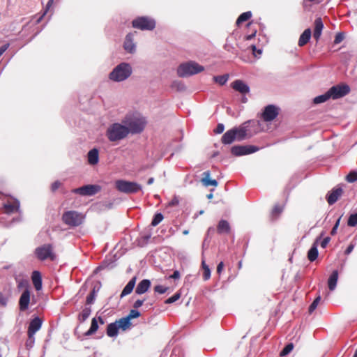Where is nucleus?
Instances as JSON below:
<instances>
[{"label":"nucleus","instance_id":"32","mask_svg":"<svg viewBox=\"0 0 357 357\" xmlns=\"http://www.w3.org/2000/svg\"><path fill=\"white\" fill-rule=\"evenodd\" d=\"M119 327L117 324L115 322L108 324L107 328V335L109 337H115L117 335L119 332Z\"/></svg>","mask_w":357,"mask_h":357},{"label":"nucleus","instance_id":"50","mask_svg":"<svg viewBox=\"0 0 357 357\" xmlns=\"http://www.w3.org/2000/svg\"><path fill=\"white\" fill-rule=\"evenodd\" d=\"M62 183L59 181H56L52 183L50 189L52 192H55L61 186Z\"/></svg>","mask_w":357,"mask_h":357},{"label":"nucleus","instance_id":"37","mask_svg":"<svg viewBox=\"0 0 357 357\" xmlns=\"http://www.w3.org/2000/svg\"><path fill=\"white\" fill-rule=\"evenodd\" d=\"M98 328V321L96 318H93L91 320V324L90 328L86 332V335H91L94 334Z\"/></svg>","mask_w":357,"mask_h":357},{"label":"nucleus","instance_id":"4","mask_svg":"<svg viewBox=\"0 0 357 357\" xmlns=\"http://www.w3.org/2000/svg\"><path fill=\"white\" fill-rule=\"evenodd\" d=\"M204 68L195 61L181 64L177 69L179 77H188L202 72Z\"/></svg>","mask_w":357,"mask_h":357},{"label":"nucleus","instance_id":"63","mask_svg":"<svg viewBox=\"0 0 357 357\" xmlns=\"http://www.w3.org/2000/svg\"><path fill=\"white\" fill-rule=\"evenodd\" d=\"M172 279H178L180 278V273L178 271H174L173 274L169 276Z\"/></svg>","mask_w":357,"mask_h":357},{"label":"nucleus","instance_id":"17","mask_svg":"<svg viewBox=\"0 0 357 357\" xmlns=\"http://www.w3.org/2000/svg\"><path fill=\"white\" fill-rule=\"evenodd\" d=\"M231 86L233 89L242 94H246L250 92V87L241 79L234 81Z\"/></svg>","mask_w":357,"mask_h":357},{"label":"nucleus","instance_id":"20","mask_svg":"<svg viewBox=\"0 0 357 357\" xmlns=\"http://www.w3.org/2000/svg\"><path fill=\"white\" fill-rule=\"evenodd\" d=\"M31 280L35 289L40 291L42 289V276L38 271H34L31 275Z\"/></svg>","mask_w":357,"mask_h":357},{"label":"nucleus","instance_id":"35","mask_svg":"<svg viewBox=\"0 0 357 357\" xmlns=\"http://www.w3.org/2000/svg\"><path fill=\"white\" fill-rule=\"evenodd\" d=\"M202 268L203 269V280L206 281L211 278V270L204 260L202 261Z\"/></svg>","mask_w":357,"mask_h":357},{"label":"nucleus","instance_id":"58","mask_svg":"<svg viewBox=\"0 0 357 357\" xmlns=\"http://www.w3.org/2000/svg\"><path fill=\"white\" fill-rule=\"evenodd\" d=\"M340 220V218H339L337 220L336 223L333 226V229H332V230L331 231V235H335L336 234L337 229V227L339 226Z\"/></svg>","mask_w":357,"mask_h":357},{"label":"nucleus","instance_id":"12","mask_svg":"<svg viewBox=\"0 0 357 357\" xmlns=\"http://www.w3.org/2000/svg\"><path fill=\"white\" fill-rule=\"evenodd\" d=\"M101 190V187L98 185H86L82 187L73 190V192L84 196L94 195Z\"/></svg>","mask_w":357,"mask_h":357},{"label":"nucleus","instance_id":"55","mask_svg":"<svg viewBox=\"0 0 357 357\" xmlns=\"http://www.w3.org/2000/svg\"><path fill=\"white\" fill-rule=\"evenodd\" d=\"M144 302V300H139V299L137 300L133 304V307L135 309H137V308L140 307L143 305Z\"/></svg>","mask_w":357,"mask_h":357},{"label":"nucleus","instance_id":"51","mask_svg":"<svg viewBox=\"0 0 357 357\" xmlns=\"http://www.w3.org/2000/svg\"><path fill=\"white\" fill-rule=\"evenodd\" d=\"M344 34L342 33H338L336 34L334 39V44H339L344 40Z\"/></svg>","mask_w":357,"mask_h":357},{"label":"nucleus","instance_id":"57","mask_svg":"<svg viewBox=\"0 0 357 357\" xmlns=\"http://www.w3.org/2000/svg\"><path fill=\"white\" fill-rule=\"evenodd\" d=\"M7 303V299L3 296V294L0 292V305L5 306Z\"/></svg>","mask_w":357,"mask_h":357},{"label":"nucleus","instance_id":"8","mask_svg":"<svg viewBox=\"0 0 357 357\" xmlns=\"http://www.w3.org/2000/svg\"><path fill=\"white\" fill-rule=\"evenodd\" d=\"M132 25L134 28L140 30L151 31L155 27V22L153 19L149 17L142 16L133 20Z\"/></svg>","mask_w":357,"mask_h":357},{"label":"nucleus","instance_id":"49","mask_svg":"<svg viewBox=\"0 0 357 357\" xmlns=\"http://www.w3.org/2000/svg\"><path fill=\"white\" fill-rule=\"evenodd\" d=\"M34 342H35L34 336H31V337L28 336V339L25 343L26 348L27 349H29L30 348H31L34 344Z\"/></svg>","mask_w":357,"mask_h":357},{"label":"nucleus","instance_id":"21","mask_svg":"<svg viewBox=\"0 0 357 357\" xmlns=\"http://www.w3.org/2000/svg\"><path fill=\"white\" fill-rule=\"evenodd\" d=\"M151 287V282L149 280H142L137 286L135 293L137 294H142L148 291Z\"/></svg>","mask_w":357,"mask_h":357},{"label":"nucleus","instance_id":"7","mask_svg":"<svg viewBox=\"0 0 357 357\" xmlns=\"http://www.w3.org/2000/svg\"><path fill=\"white\" fill-rule=\"evenodd\" d=\"M35 255L40 261L50 259L54 261L56 258L52 244H44L35 250Z\"/></svg>","mask_w":357,"mask_h":357},{"label":"nucleus","instance_id":"60","mask_svg":"<svg viewBox=\"0 0 357 357\" xmlns=\"http://www.w3.org/2000/svg\"><path fill=\"white\" fill-rule=\"evenodd\" d=\"M9 43H6L0 47V56L8 50Z\"/></svg>","mask_w":357,"mask_h":357},{"label":"nucleus","instance_id":"44","mask_svg":"<svg viewBox=\"0 0 357 357\" xmlns=\"http://www.w3.org/2000/svg\"><path fill=\"white\" fill-rule=\"evenodd\" d=\"M320 301H321V296H318L309 307L308 311L310 313H312L317 308Z\"/></svg>","mask_w":357,"mask_h":357},{"label":"nucleus","instance_id":"40","mask_svg":"<svg viewBox=\"0 0 357 357\" xmlns=\"http://www.w3.org/2000/svg\"><path fill=\"white\" fill-rule=\"evenodd\" d=\"M283 208L280 205H275L271 212L273 218H277L282 212Z\"/></svg>","mask_w":357,"mask_h":357},{"label":"nucleus","instance_id":"43","mask_svg":"<svg viewBox=\"0 0 357 357\" xmlns=\"http://www.w3.org/2000/svg\"><path fill=\"white\" fill-rule=\"evenodd\" d=\"M347 225L350 227H354L357 225V212L351 214L347 221Z\"/></svg>","mask_w":357,"mask_h":357},{"label":"nucleus","instance_id":"64","mask_svg":"<svg viewBox=\"0 0 357 357\" xmlns=\"http://www.w3.org/2000/svg\"><path fill=\"white\" fill-rule=\"evenodd\" d=\"M255 34H256V31H255L253 33H252L250 35L245 36V40H250L252 39L255 37Z\"/></svg>","mask_w":357,"mask_h":357},{"label":"nucleus","instance_id":"52","mask_svg":"<svg viewBox=\"0 0 357 357\" xmlns=\"http://www.w3.org/2000/svg\"><path fill=\"white\" fill-rule=\"evenodd\" d=\"M225 129V126L222 123H218L215 129L214 130V132L216 134H220L223 132Z\"/></svg>","mask_w":357,"mask_h":357},{"label":"nucleus","instance_id":"46","mask_svg":"<svg viewBox=\"0 0 357 357\" xmlns=\"http://www.w3.org/2000/svg\"><path fill=\"white\" fill-rule=\"evenodd\" d=\"M181 297V294L177 292L174 295H173L172 296H171L170 298H167L165 303L166 304H170V303H173L174 302H176L177 300H178Z\"/></svg>","mask_w":357,"mask_h":357},{"label":"nucleus","instance_id":"36","mask_svg":"<svg viewBox=\"0 0 357 357\" xmlns=\"http://www.w3.org/2000/svg\"><path fill=\"white\" fill-rule=\"evenodd\" d=\"M330 98H330L328 91H327L325 93L315 97L313 100V102L314 104H320V103L325 102Z\"/></svg>","mask_w":357,"mask_h":357},{"label":"nucleus","instance_id":"5","mask_svg":"<svg viewBox=\"0 0 357 357\" xmlns=\"http://www.w3.org/2000/svg\"><path fill=\"white\" fill-rule=\"evenodd\" d=\"M115 187L119 192L126 194L136 193L142 190L141 185L137 183L121 179L115 181Z\"/></svg>","mask_w":357,"mask_h":357},{"label":"nucleus","instance_id":"24","mask_svg":"<svg viewBox=\"0 0 357 357\" xmlns=\"http://www.w3.org/2000/svg\"><path fill=\"white\" fill-rule=\"evenodd\" d=\"M99 154L97 149H93L88 153V162L90 165H94L98 162Z\"/></svg>","mask_w":357,"mask_h":357},{"label":"nucleus","instance_id":"2","mask_svg":"<svg viewBox=\"0 0 357 357\" xmlns=\"http://www.w3.org/2000/svg\"><path fill=\"white\" fill-rule=\"evenodd\" d=\"M132 68L128 63H122L118 65L109 73V79L114 82H121L130 76Z\"/></svg>","mask_w":357,"mask_h":357},{"label":"nucleus","instance_id":"9","mask_svg":"<svg viewBox=\"0 0 357 357\" xmlns=\"http://www.w3.org/2000/svg\"><path fill=\"white\" fill-rule=\"evenodd\" d=\"M330 98L335 100L342 98L350 92V88L347 84H338L328 89Z\"/></svg>","mask_w":357,"mask_h":357},{"label":"nucleus","instance_id":"3","mask_svg":"<svg viewBox=\"0 0 357 357\" xmlns=\"http://www.w3.org/2000/svg\"><path fill=\"white\" fill-rule=\"evenodd\" d=\"M123 123L129 129V132L133 134L141 132L145 126L146 121L144 118L134 116H126Z\"/></svg>","mask_w":357,"mask_h":357},{"label":"nucleus","instance_id":"10","mask_svg":"<svg viewBox=\"0 0 357 357\" xmlns=\"http://www.w3.org/2000/svg\"><path fill=\"white\" fill-rule=\"evenodd\" d=\"M280 109L274 105H268L264 107L261 117L265 122L273 121L279 114Z\"/></svg>","mask_w":357,"mask_h":357},{"label":"nucleus","instance_id":"6","mask_svg":"<svg viewBox=\"0 0 357 357\" xmlns=\"http://www.w3.org/2000/svg\"><path fill=\"white\" fill-rule=\"evenodd\" d=\"M84 219V215L75 211H68L63 213L62 221L70 227H77L82 225Z\"/></svg>","mask_w":357,"mask_h":357},{"label":"nucleus","instance_id":"16","mask_svg":"<svg viewBox=\"0 0 357 357\" xmlns=\"http://www.w3.org/2000/svg\"><path fill=\"white\" fill-rule=\"evenodd\" d=\"M42 320L38 317L33 319L29 325L27 330V335L28 336H34L35 333L39 331L42 326Z\"/></svg>","mask_w":357,"mask_h":357},{"label":"nucleus","instance_id":"61","mask_svg":"<svg viewBox=\"0 0 357 357\" xmlns=\"http://www.w3.org/2000/svg\"><path fill=\"white\" fill-rule=\"evenodd\" d=\"M224 268V263L220 261L217 266V273L220 274Z\"/></svg>","mask_w":357,"mask_h":357},{"label":"nucleus","instance_id":"30","mask_svg":"<svg viewBox=\"0 0 357 357\" xmlns=\"http://www.w3.org/2000/svg\"><path fill=\"white\" fill-rule=\"evenodd\" d=\"M203 174L204 177L202 179V182L205 186L212 185L216 187L218 185V181L216 180L209 178L210 172H205Z\"/></svg>","mask_w":357,"mask_h":357},{"label":"nucleus","instance_id":"53","mask_svg":"<svg viewBox=\"0 0 357 357\" xmlns=\"http://www.w3.org/2000/svg\"><path fill=\"white\" fill-rule=\"evenodd\" d=\"M178 203H179V200L176 197H174L169 203H168V206H176L177 205H178Z\"/></svg>","mask_w":357,"mask_h":357},{"label":"nucleus","instance_id":"25","mask_svg":"<svg viewBox=\"0 0 357 357\" xmlns=\"http://www.w3.org/2000/svg\"><path fill=\"white\" fill-rule=\"evenodd\" d=\"M311 33L310 29H305L299 38L298 43V46L303 47L306 45L310 39Z\"/></svg>","mask_w":357,"mask_h":357},{"label":"nucleus","instance_id":"39","mask_svg":"<svg viewBox=\"0 0 357 357\" xmlns=\"http://www.w3.org/2000/svg\"><path fill=\"white\" fill-rule=\"evenodd\" d=\"M294 349V344L293 343H289L287 344L284 349L281 351L280 356H285L287 354H289Z\"/></svg>","mask_w":357,"mask_h":357},{"label":"nucleus","instance_id":"33","mask_svg":"<svg viewBox=\"0 0 357 357\" xmlns=\"http://www.w3.org/2000/svg\"><path fill=\"white\" fill-rule=\"evenodd\" d=\"M91 312V309L90 307H84L78 315L79 321V322L85 321L90 316Z\"/></svg>","mask_w":357,"mask_h":357},{"label":"nucleus","instance_id":"59","mask_svg":"<svg viewBox=\"0 0 357 357\" xmlns=\"http://www.w3.org/2000/svg\"><path fill=\"white\" fill-rule=\"evenodd\" d=\"M354 244H353L352 243H351L349 244V245L347 247V248L345 250V255H349L354 250Z\"/></svg>","mask_w":357,"mask_h":357},{"label":"nucleus","instance_id":"14","mask_svg":"<svg viewBox=\"0 0 357 357\" xmlns=\"http://www.w3.org/2000/svg\"><path fill=\"white\" fill-rule=\"evenodd\" d=\"M343 194V189L337 186L331 191L328 192L326 195V200L329 205L335 204Z\"/></svg>","mask_w":357,"mask_h":357},{"label":"nucleus","instance_id":"22","mask_svg":"<svg viewBox=\"0 0 357 357\" xmlns=\"http://www.w3.org/2000/svg\"><path fill=\"white\" fill-rule=\"evenodd\" d=\"M324 28V24L321 18H317L314 21V29L313 33L314 38L317 41L319 40L322 29Z\"/></svg>","mask_w":357,"mask_h":357},{"label":"nucleus","instance_id":"11","mask_svg":"<svg viewBox=\"0 0 357 357\" xmlns=\"http://www.w3.org/2000/svg\"><path fill=\"white\" fill-rule=\"evenodd\" d=\"M259 150V148L255 146H234L231 149V153L235 156H241L253 153Z\"/></svg>","mask_w":357,"mask_h":357},{"label":"nucleus","instance_id":"19","mask_svg":"<svg viewBox=\"0 0 357 357\" xmlns=\"http://www.w3.org/2000/svg\"><path fill=\"white\" fill-rule=\"evenodd\" d=\"M322 235H323V234H321V236L315 240L312 246L311 247V248L309 250V251L307 252V259L310 261H315L318 257L319 252H318V250H317V246H318L319 241L320 240Z\"/></svg>","mask_w":357,"mask_h":357},{"label":"nucleus","instance_id":"47","mask_svg":"<svg viewBox=\"0 0 357 357\" xmlns=\"http://www.w3.org/2000/svg\"><path fill=\"white\" fill-rule=\"evenodd\" d=\"M140 316V312L135 309L131 310L129 314L126 316L130 321L132 319L138 318Z\"/></svg>","mask_w":357,"mask_h":357},{"label":"nucleus","instance_id":"45","mask_svg":"<svg viewBox=\"0 0 357 357\" xmlns=\"http://www.w3.org/2000/svg\"><path fill=\"white\" fill-rule=\"evenodd\" d=\"M95 297H96L95 289H93L86 297V305L92 304L93 303V301L95 300Z\"/></svg>","mask_w":357,"mask_h":357},{"label":"nucleus","instance_id":"56","mask_svg":"<svg viewBox=\"0 0 357 357\" xmlns=\"http://www.w3.org/2000/svg\"><path fill=\"white\" fill-rule=\"evenodd\" d=\"M330 237H326L323 239V241L321 242V247L323 248H325L328 243L330 242Z\"/></svg>","mask_w":357,"mask_h":357},{"label":"nucleus","instance_id":"1","mask_svg":"<svg viewBox=\"0 0 357 357\" xmlns=\"http://www.w3.org/2000/svg\"><path fill=\"white\" fill-rule=\"evenodd\" d=\"M129 134V129L126 126L118 123L112 124L107 130L106 135L110 142H116L126 138Z\"/></svg>","mask_w":357,"mask_h":357},{"label":"nucleus","instance_id":"54","mask_svg":"<svg viewBox=\"0 0 357 357\" xmlns=\"http://www.w3.org/2000/svg\"><path fill=\"white\" fill-rule=\"evenodd\" d=\"M172 87H176L178 90H182L184 89V85L181 82H174Z\"/></svg>","mask_w":357,"mask_h":357},{"label":"nucleus","instance_id":"13","mask_svg":"<svg viewBox=\"0 0 357 357\" xmlns=\"http://www.w3.org/2000/svg\"><path fill=\"white\" fill-rule=\"evenodd\" d=\"M31 301V291L26 288L21 294L19 299V309L22 312H24L29 308Z\"/></svg>","mask_w":357,"mask_h":357},{"label":"nucleus","instance_id":"28","mask_svg":"<svg viewBox=\"0 0 357 357\" xmlns=\"http://www.w3.org/2000/svg\"><path fill=\"white\" fill-rule=\"evenodd\" d=\"M218 234H229L230 232V225L227 220H222L219 222L217 227Z\"/></svg>","mask_w":357,"mask_h":357},{"label":"nucleus","instance_id":"26","mask_svg":"<svg viewBox=\"0 0 357 357\" xmlns=\"http://www.w3.org/2000/svg\"><path fill=\"white\" fill-rule=\"evenodd\" d=\"M338 279V271L337 270H335L332 272L331 275H330L328 280V286L331 291H333L337 285Z\"/></svg>","mask_w":357,"mask_h":357},{"label":"nucleus","instance_id":"15","mask_svg":"<svg viewBox=\"0 0 357 357\" xmlns=\"http://www.w3.org/2000/svg\"><path fill=\"white\" fill-rule=\"evenodd\" d=\"M4 212L7 214H12L19 211L20 202L17 199H8L3 204Z\"/></svg>","mask_w":357,"mask_h":357},{"label":"nucleus","instance_id":"48","mask_svg":"<svg viewBox=\"0 0 357 357\" xmlns=\"http://www.w3.org/2000/svg\"><path fill=\"white\" fill-rule=\"evenodd\" d=\"M168 289V287H164L162 285H156L154 287V291L158 294H165Z\"/></svg>","mask_w":357,"mask_h":357},{"label":"nucleus","instance_id":"29","mask_svg":"<svg viewBox=\"0 0 357 357\" xmlns=\"http://www.w3.org/2000/svg\"><path fill=\"white\" fill-rule=\"evenodd\" d=\"M232 130L234 132L236 140L242 141L245 139L247 135V130L245 128H234Z\"/></svg>","mask_w":357,"mask_h":357},{"label":"nucleus","instance_id":"42","mask_svg":"<svg viewBox=\"0 0 357 357\" xmlns=\"http://www.w3.org/2000/svg\"><path fill=\"white\" fill-rule=\"evenodd\" d=\"M346 180L349 183H354L357 181V172L351 171L346 176Z\"/></svg>","mask_w":357,"mask_h":357},{"label":"nucleus","instance_id":"62","mask_svg":"<svg viewBox=\"0 0 357 357\" xmlns=\"http://www.w3.org/2000/svg\"><path fill=\"white\" fill-rule=\"evenodd\" d=\"M251 48H252V53H253V54H254V56H257V54H256V52H257L258 54H261V52H262L261 50H257L256 46H255V45H252L251 46Z\"/></svg>","mask_w":357,"mask_h":357},{"label":"nucleus","instance_id":"23","mask_svg":"<svg viewBox=\"0 0 357 357\" xmlns=\"http://www.w3.org/2000/svg\"><path fill=\"white\" fill-rule=\"evenodd\" d=\"M236 140L232 129L227 130L222 137L221 142L224 144H231Z\"/></svg>","mask_w":357,"mask_h":357},{"label":"nucleus","instance_id":"27","mask_svg":"<svg viewBox=\"0 0 357 357\" xmlns=\"http://www.w3.org/2000/svg\"><path fill=\"white\" fill-rule=\"evenodd\" d=\"M135 282H136V277H133L128 282V283L126 284V286L123 288V289L121 294V298H123V296H126L130 294L132 291V290L135 287Z\"/></svg>","mask_w":357,"mask_h":357},{"label":"nucleus","instance_id":"38","mask_svg":"<svg viewBox=\"0 0 357 357\" xmlns=\"http://www.w3.org/2000/svg\"><path fill=\"white\" fill-rule=\"evenodd\" d=\"M228 78H229V75L226 74V75H223L215 76V77H213V80L216 83H218L220 85L222 86V85H225L226 84V82L228 80Z\"/></svg>","mask_w":357,"mask_h":357},{"label":"nucleus","instance_id":"41","mask_svg":"<svg viewBox=\"0 0 357 357\" xmlns=\"http://www.w3.org/2000/svg\"><path fill=\"white\" fill-rule=\"evenodd\" d=\"M163 220V215L162 213H156L153 220H152V222H151V225L153 226V227H155L156 225H158L160 222H162V220Z\"/></svg>","mask_w":357,"mask_h":357},{"label":"nucleus","instance_id":"18","mask_svg":"<svg viewBox=\"0 0 357 357\" xmlns=\"http://www.w3.org/2000/svg\"><path fill=\"white\" fill-rule=\"evenodd\" d=\"M137 33V31L129 33L125 39L123 47L124 49L130 53H132L135 51V45L133 43L134 35Z\"/></svg>","mask_w":357,"mask_h":357},{"label":"nucleus","instance_id":"34","mask_svg":"<svg viewBox=\"0 0 357 357\" xmlns=\"http://www.w3.org/2000/svg\"><path fill=\"white\" fill-rule=\"evenodd\" d=\"M251 17H252V13L250 11H247V12L243 13L238 17L236 22V25L239 26L243 22L250 20L251 18Z\"/></svg>","mask_w":357,"mask_h":357},{"label":"nucleus","instance_id":"31","mask_svg":"<svg viewBox=\"0 0 357 357\" xmlns=\"http://www.w3.org/2000/svg\"><path fill=\"white\" fill-rule=\"evenodd\" d=\"M116 323L117 324L119 328H121L123 331H126L131 326L130 321L127 317L119 319L116 321Z\"/></svg>","mask_w":357,"mask_h":357}]
</instances>
